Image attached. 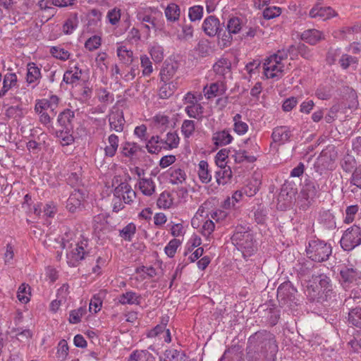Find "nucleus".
Listing matches in <instances>:
<instances>
[{
  "label": "nucleus",
  "mask_w": 361,
  "mask_h": 361,
  "mask_svg": "<svg viewBox=\"0 0 361 361\" xmlns=\"http://www.w3.org/2000/svg\"><path fill=\"white\" fill-rule=\"evenodd\" d=\"M351 183L361 189V165L355 168L353 173Z\"/></svg>",
  "instance_id": "64"
},
{
  "label": "nucleus",
  "mask_w": 361,
  "mask_h": 361,
  "mask_svg": "<svg viewBox=\"0 0 361 361\" xmlns=\"http://www.w3.org/2000/svg\"><path fill=\"white\" fill-rule=\"evenodd\" d=\"M195 123L192 120H185L181 126V132L185 137H190L194 133Z\"/></svg>",
  "instance_id": "47"
},
{
  "label": "nucleus",
  "mask_w": 361,
  "mask_h": 361,
  "mask_svg": "<svg viewBox=\"0 0 361 361\" xmlns=\"http://www.w3.org/2000/svg\"><path fill=\"white\" fill-rule=\"evenodd\" d=\"M204 92L207 99H211L218 94H223V90H220L219 84L215 82L212 83L209 87H204Z\"/></svg>",
  "instance_id": "46"
},
{
  "label": "nucleus",
  "mask_w": 361,
  "mask_h": 361,
  "mask_svg": "<svg viewBox=\"0 0 361 361\" xmlns=\"http://www.w3.org/2000/svg\"><path fill=\"white\" fill-rule=\"evenodd\" d=\"M198 176L202 183H209L212 180V171L207 161L202 160L198 164Z\"/></svg>",
  "instance_id": "21"
},
{
  "label": "nucleus",
  "mask_w": 361,
  "mask_h": 361,
  "mask_svg": "<svg viewBox=\"0 0 361 361\" xmlns=\"http://www.w3.org/2000/svg\"><path fill=\"white\" fill-rule=\"evenodd\" d=\"M185 111L189 117L196 118L203 113V107L200 104H195L186 106Z\"/></svg>",
  "instance_id": "49"
},
{
  "label": "nucleus",
  "mask_w": 361,
  "mask_h": 361,
  "mask_svg": "<svg viewBox=\"0 0 361 361\" xmlns=\"http://www.w3.org/2000/svg\"><path fill=\"white\" fill-rule=\"evenodd\" d=\"M75 117V114L71 109H66L61 112L58 116V123L63 128L62 131L69 133L73 130L72 121ZM63 132L61 133L62 134Z\"/></svg>",
  "instance_id": "14"
},
{
  "label": "nucleus",
  "mask_w": 361,
  "mask_h": 361,
  "mask_svg": "<svg viewBox=\"0 0 361 361\" xmlns=\"http://www.w3.org/2000/svg\"><path fill=\"white\" fill-rule=\"evenodd\" d=\"M149 53L155 63H159L164 59V49L159 44H154L150 48Z\"/></svg>",
  "instance_id": "42"
},
{
  "label": "nucleus",
  "mask_w": 361,
  "mask_h": 361,
  "mask_svg": "<svg viewBox=\"0 0 361 361\" xmlns=\"http://www.w3.org/2000/svg\"><path fill=\"white\" fill-rule=\"evenodd\" d=\"M214 177L218 185H224L232 177V171L229 166L221 164L218 166Z\"/></svg>",
  "instance_id": "16"
},
{
  "label": "nucleus",
  "mask_w": 361,
  "mask_h": 361,
  "mask_svg": "<svg viewBox=\"0 0 361 361\" xmlns=\"http://www.w3.org/2000/svg\"><path fill=\"white\" fill-rule=\"evenodd\" d=\"M180 244L181 242L178 239L174 238L171 240L164 248L166 255L169 257H173Z\"/></svg>",
  "instance_id": "48"
},
{
  "label": "nucleus",
  "mask_w": 361,
  "mask_h": 361,
  "mask_svg": "<svg viewBox=\"0 0 361 361\" xmlns=\"http://www.w3.org/2000/svg\"><path fill=\"white\" fill-rule=\"evenodd\" d=\"M149 355L146 350H135L129 356L130 359L133 361H144L145 358Z\"/></svg>",
  "instance_id": "63"
},
{
  "label": "nucleus",
  "mask_w": 361,
  "mask_h": 361,
  "mask_svg": "<svg viewBox=\"0 0 361 361\" xmlns=\"http://www.w3.org/2000/svg\"><path fill=\"white\" fill-rule=\"evenodd\" d=\"M319 285L324 291L328 293L331 290V281L330 278L324 274H320L317 276Z\"/></svg>",
  "instance_id": "57"
},
{
  "label": "nucleus",
  "mask_w": 361,
  "mask_h": 361,
  "mask_svg": "<svg viewBox=\"0 0 361 361\" xmlns=\"http://www.w3.org/2000/svg\"><path fill=\"white\" fill-rule=\"evenodd\" d=\"M292 131L288 126H281L273 129L271 138L273 141L279 145H284L290 141Z\"/></svg>",
  "instance_id": "12"
},
{
  "label": "nucleus",
  "mask_w": 361,
  "mask_h": 361,
  "mask_svg": "<svg viewBox=\"0 0 361 361\" xmlns=\"http://www.w3.org/2000/svg\"><path fill=\"white\" fill-rule=\"evenodd\" d=\"M172 204V199L169 192H163L157 200V206L159 208L168 209Z\"/></svg>",
  "instance_id": "43"
},
{
  "label": "nucleus",
  "mask_w": 361,
  "mask_h": 361,
  "mask_svg": "<svg viewBox=\"0 0 361 361\" xmlns=\"http://www.w3.org/2000/svg\"><path fill=\"white\" fill-rule=\"evenodd\" d=\"M116 51L118 56L123 63L129 65L133 62V51L128 49L126 46L118 47Z\"/></svg>",
  "instance_id": "33"
},
{
  "label": "nucleus",
  "mask_w": 361,
  "mask_h": 361,
  "mask_svg": "<svg viewBox=\"0 0 361 361\" xmlns=\"http://www.w3.org/2000/svg\"><path fill=\"white\" fill-rule=\"evenodd\" d=\"M179 140L176 133L169 132L166 135V140H164V144H166L170 149H173L178 146Z\"/></svg>",
  "instance_id": "54"
},
{
  "label": "nucleus",
  "mask_w": 361,
  "mask_h": 361,
  "mask_svg": "<svg viewBox=\"0 0 361 361\" xmlns=\"http://www.w3.org/2000/svg\"><path fill=\"white\" fill-rule=\"evenodd\" d=\"M68 355V345L66 340L59 341L57 347L56 357L59 360L64 361Z\"/></svg>",
  "instance_id": "41"
},
{
  "label": "nucleus",
  "mask_w": 361,
  "mask_h": 361,
  "mask_svg": "<svg viewBox=\"0 0 361 361\" xmlns=\"http://www.w3.org/2000/svg\"><path fill=\"white\" fill-rule=\"evenodd\" d=\"M277 299L281 307L293 309L298 305V290L289 281L282 283L277 289Z\"/></svg>",
  "instance_id": "3"
},
{
  "label": "nucleus",
  "mask_w": 361,
  "mask_h": 361,
  "mask_svg": "<svg viewBox=\"0 0 361 361\" xmlns=\"http://www.w3.org/2000/svg\"><path fill=\"white\" fill-rule=\"evenodd\" d=\"M154 121L160 133L165 132L169 124V117L164 115H157L154 116Z\"/></svg>",
  "instance_id": "44"
},
{
  "label": "nucleus",
  "mask_w": 361,
  "mask_h": 361,
  "mask_svg": "<svg viewBox=\"0 0 361 361\" xmlns=\"http://www.w3.org/2000/svg\"><path fill=\"white\" fill-rule=\"evenodd\" d=\"M301 39L311 45H314L320 40L324 39V37L323 33L319 30L310 29L302 33Z\"/></svg>",
  "instance_id": "18"
},
{
  "label": "nucleus",
  "mask_w": 361,
  "mask_h": 361,
  "mask_svg": "<svg viewBox=\"0 0 361 361\" xmlns=\"http://www.w3.org/2000/svg\"><path fill=\"white\" fill-rule=\"evenodd\" d=\"M354 32L353 27H345L336 30H334L332 33L335 38L340 39H345L348 38V35H352Z\"/></svg>",
  "instance_id": "51"
},
{
  "label": "nucleus",
  "mask_w": 361,
  "mask_h": 361,
  "mask_svg": "<svg viewBox=\"0 0 361 361\" xmlns=\"http://www.w3.org/2000/svg\"><path fill=\"white\" fill-rule=\"evenodd\" d=\"M233 245L247 252L254 250L253 235L250 227L247 225H238L231 237Z\"/></svg>",
  "instance_id": "4"
},
{
  "label": "nucleus",
  "mask_w": 361,
  "mask_h": 361,
  "mask_svg": "<svg viewBox=\"0 0 361 361\" xmlns=\"http://www.w3.org/2000/svg\"><path fill=\"white\" fill-rule=\"evenodd\" d=\"M320 188L319 184L314 179L307 178L304 180L302 188L301 189V195L308 203L319 196Z\"/></svg>",
  "instance_id": "7"
},
{
  "label": "nucleus",
  "mask_w": 361,
  "mask_h": 361,
  "mask_svg": "<svg viewBox=\"0 0 361 361\" xmlns=\"http://www.w3.org/2000/svg\"><path fill=\"white\" fill-rule=\"evenodd\" d=\"M358 59L357 57L348 54H343L339 59V63L343 69H347L350 66L357 64Z\"/></svg>",
  "instance_id": "50"
},
{
  "label": "nucleus",
  "mask_w": 361,
  "mask_h": 361,
  "mask_svg": "<svg viewBox=\"0 0 361 361\" xmlns=\"http://www.w3.org/2000/svg\"><path fill=\"white\" fill-rule=\"evenodd\" d=\"M5 114L8 118H20L23 116V110L20 106H11L6 110Z\"/></svg>",
  "instance_id": "62"
},
{
  "label": "nucleus",
  "mask_w": 361,
  "mask_h": 361,
  "mask_svg": "<svg viewBox=\"0 0 361 361\" xmlns=\"http://www.w3.org/2000/svg\"><path fill=\"white\" fill-rule=\"evenodd\" d=\"M339 282L345 289L357 285L361 279V271L353 265H343L339 269Z\"/></svg>",
  "instance_id": "5"
},
{
  "label": "nucleus",
  "mask_w": 361,
  "mask_h": 361,
  "mask_svg": "<svg viewBox=\"0 0 361 361\" xmlns=\"http://www.w3.org/2000/svg\"><path fill=\"white\" fill-rule=\"evenodd\" d=\"M30 287L25 284H21L17 292V298L22 303H27L30 301Z\"/></svg>",
  "instance_id": "37"
},
{
  "label": "nucleus",
  "mask_w": 361,
  "mask_h": 361,
  "mask_svg": "<svg viewBox=\"0 0 361 361\" xmlns=\"http://www.w3.org/2000/svg\"><path fill=\"white\" fill-rule=\"evenodd\" d=\"M267 322L271 326H275L280 318V311L276 308H270L264 310Z\"/></svg>",
  "instance_id": "36"
},
{
  "label": "nucleus",
  "mask_w": 361,
  "mask_h": 361,
  "mask_svg": "<svg viewBox=\"0 0 361 361\" xmlns=\"http://www.w3.org/2000/svg\"><path fill=\"white\" fill-rule=\"evenodd\" d=\"M85 192L83 189L77 188L71 192L67 200L66 208L69 212L74 213L80 208L85 198Z\"/></svg>",
  "instance_id": "11"
},
{
  "label": "nucleus",
  "mask_w": 361,
  "mask_h": 361,
  "mask_svg": "<svg viewBox=\"0 0 361 361\" xmlns=\"http://www.w3.org/2000/svg\"><path fill=\"white\" fill-rule=\"evenodd\" d=\"M141 66L143 68L142 74L145 76L149 75L152 71V64L148 56L146 55L141 56Z\"/></svg>",
  "instance_id": "56"
},
{
  "label": "nucleus",
  "mask_w": 361,
  "mask_h": 361,
  "mask_svg": "<svg viewBox=\"0 0 361 361\" xmlns=\"http://www.w3.org/2000/svg\"><path fill=\"white\" fill-rule=\"evenodd\" d=\"M140 151H142V148L136 142H126L121 147V154L128 158H133Z\"/></svg>",
  "instance_id": "20"
},
{
  "label": "nucleus",
  "mask_w": 361,
  "mask_h": 361,
  "mask_svg": "<svg viewBox=\"0 0 361 361\" xmlns=\"http://www.w3.org/2000/svg\"><path fill=\"white\" fill-rule=\"evenodd\" d=\"M101 37L94 35L90 37L85 43V47L89 51H94L101 45Z\"/></svg>",
  "instance_id": "52"
},
{
  "label": "nucleus",
  "mask_w": 361,
  "mask_h": 361,
  "mask_svg": "<svg viewBox=\"0 0 361 361\" xmlns=\"http://www.w3.org/2000/svg\"><path fill=\"white\" fill-rule=\"evenodd\" d=\"M169 182L173 185L183 183L186 179V174L180 168L171 167L168 171Z\"/></svg>",
  "instance_id": "22"
},
{
  "label": "nucleus",
  "mask_w": 361,
  "mask_h": 361,
  "mask_svg": "<svg viewBox=\"0 0 361 361\" xmlns=\"http://www.w3.org/2000/svg\"><path fill=\"white\" fill-rule=\"evenodd\" d=\"M241 29L242 26L238 18H231L228 20L226 25V30L228 32L232 34H237Z\"/></svg>",
  "instance_id": "45"
},
{
  "label": "nucleus",
  "mask_w": 361,
  "mask_h": 361,
  "mask_svg": "<svg viewBox=\"0 0 361 361\" xmlns=\"http://www.w3.org/2000/svg\"><path fill=\"white\" fill-rule=\"evenodd\" d=\"M41 78L40 69L34 63L27 64L26 81L28 84H32L39 81Z\"/></svg>",
  "instance_id": "24"
},
{
  "label": "nucleus",
  "mask_w": 361,
  "mask_h": 361,
  "mask_svg": "<svg viewBox=\"0 0 361 361\" xmlns=\"http://www.w3.org/2000/svg\"><path fill=\"white\" fill-rule=\"evenodd\" d=\"M135 225L133 223H130L119 231V235L126 240L131 241L132 237L135 233Z\"/></svg>",
  "instance_id": "38"
},
{
  "label": "nucleus",
  "mask_w": 361,
  "mask_h": 361,
  "mask_svg": "<svg viewBox=\"0 0 361 361\" xmlns=\"http://www.w3.org/2000/svg\"><path fill=\"white\" fill-rule=\"evenodd\" d=\"M114 195L118 198L122 197L126 204H130L136 197L135 192L126 182L121 183L115 189Z\"/></svg>",
  "instance_id": "9"
},
{
  "label": "nucleus",
  "mask_w": 361,
  "mask_h": 361,
  "mask_svg": "<svg viewBox=\"0 0 361 361\" xmlns=\"http://www.w3.org/2000/svg\"><path fill=\"white\" fill-rule=\"evenodd\" d=\"M164 13L168 21L176 22L180 17V8L176 4H169L165 8Z\"/></svg>",
  "instance_id": "27"
},
{
  "label": "nucleus",
  "mask_w": 361,
  "mask_h": 361,
  "mask_svg": "<svg viewBox=\"0 0 361 361\" xmlns=\"http://www.w3.org/2000/svg\"><path fill=\"white\" fill-rule=\"evenodd\" d=\"M212 139L216 145L224 146L231 143L233 137L228 131L224 130L214 133Z\"/></svg>",
  "instance_id": "26"
},
{
  "label": "nucleus",
  "mask_w": 361,
  "mask_h": 361,
  "mask_svg": "<svg viewBox=\"0 0 361 361\" xmlns=\"http://www.w3.org/2000/svg\"><path fill=\"white\" fill-rule=\"evenodd\" d=\"M94 231L100 236L102 233H106L109 230V226L106 224L103 216H97L94 219Z\"/></svg>",
  "instance_id": "32"
},
{
  "label": "nucleus",
  "mask_w": 361,
  "mask_h": 361,
  "mask_svg": "<svg viewBox=\"0 0 361 361\" xmlns=\"http://www.w3.org/2000/svg\"><path fill=\"white\" fill-rule=\"evenodd\" d=\"M281 8L276 6L268 7L263 11V16L265 19L269 20L279 16L281 14Z\"/></svg>",
  "instance_id": "60"
},
{
  "label": "nucleus",
  "mask_w": 361,
  "mask_h": 361,
  "mask_svg": "<svg viewBox=\"0 0 361 361\" xmlns=\"http://www.w3.org/2000/svg\"><path fill=\"white\" fill-rule=\"evenodd\" d=\"M109 123L111 130L122 132L126 123L123 111L119 109L112 111L109 116Z\"/></svg>",
  "instance_id": "13"
},
{
  "label": "nucleus",
  "mask_w": 361,
  "mask_h": 361,
  "mask_svg": "<svg viewBox=\"0 0 361 361\" xmlns=\"http://www.w3.org/2000/svg\"><path fill=\"white\" fill-rule=\"evenodd\" d=\"M344 250L350 251L361 244V227L354 225L348 228L340 240Z\"/></svg>",
  "instance_id": "6"
},
{
  "label": "nucleus",
  "mask_w": 361,
  "mask_h": 361,
  "mask_svg": "<svg viewBox=\"0 0 361 361\" xmlns=\"http://www.w3.org/2000/svg\"><path fill=\"white\" fill-rule=\"evenodd\" d=\"M307 256L312 261L322 262L329 259L332 253V247L324 240L312 239L306 246Z\"/></svg>",
  "instance_id": "2"
},
{
  "label": "nucleus",
  "mask_w": 361,
  "mask_h": 361,
  "mask_svg": "<svg viewBox=\"0 0 361 361\" xmlns=\"http://www.w3.org/2000/svg\"><path fill=\"white\" fill-rule=\"evenodd\" d=\"M184 353L175 349L166 350L164 353V361H178L180 358V355Z\"/></svg>",
  "instance_id": "58"
},
{
  "label": "nucleus",
  "mask_w": 361,
  "mask_h": 361,
  "mask_svg": "<svg viewBox=\"0 0 361 361\" xmlns=\"http://www.w3.org/2000/svg\"><path fill=\"white\" fill-rule=\"evenodd\" d=\"M231 61L225 58H221L213 66L214 71L220 75H225L231 71Z\"/></svg>",
  "instance_id": "25"
},
{
  "label": "nucleus",
  "mask_w": 361,
  "mask_h": 361,
  "mask_svg": "<svg viewBox=\"0 0 361 361\" xmlns=\"http://www.w3.org/2000/svg\"><path fill=\"white\" fill-rule=\"evenodd\" d=\"M341 167L346 172L352 171L356 167V160L353 156L345 154L341 161Z\"/></svg>",
  "instance_id": "40"
},
{
  "label": "nucleus",
  "mask_w": 361,
  "mask_h": 361,
  "mask_svg": "<svg viewBox=\"0 0 361 361\" xmlns=\"http://www.w3.org/2000/svg\"><path fill=\"white\" fill-rule=\"evenodd\" d=\"M137 18L141 23H148L144 25V27L148 31H149L151 28L156 29L155 18L152 17L150 15L140 12L137 15Z\"/></svg>",
  "instance_id": "35"
},
{
  "label": "nucleus",
  "mask_w": 361,
  "mask_h": 361,
  "mask_svg": "<svg viewBox=\"0 0 361 361\" xmlns=\"http://www.w3.org/2000/svg\"><path fill=\"white\" fill-rule=\"evenodd\" d=\"M309 15L311 18L319 17L326 20L334 16L336 13L331 7L316 6L310 10Z\"/></svg>",
  "instance_id": "19"
},
{
  "label": "nucleus",
  "mask_w": 361,
  "mask_h": 361,
  "mask_svg": "<svg viewBox=\"0 0 361 361\" xmlns=\"http://www.w3.org/2000/svg\"><path fill=\"white\" fill-rule=\"evenodd\" d=\"M71 255L75 261H80L85 258V252L82 246V243L76 245V247L71 251Z\"/></svg>",
  "instance_id": "61"
},
{
  "label": "nucleus",
  "mask_w": 361,
  "mask_h": 361,
  "mask_svg": "<svg viewBox=\"0 0 361 361\" xmlns=\"http://www.w3.org/2000/svg\"><path fill=\"white\" fill-rule=\"evenodd\" d=\"M278 345L274 334L260 330L252 334L247 341V361H275Z\"/></svg>",
  "instance_id": "1"
},
{
  "label": "nucleus",
  "mask_w": 361,
  "mask_h": 361,
  "mask_svg": "<svg viewBox=\"0 0 361 361\" xmlns=\"http://www.w3.org/2000/svg\"><path fill=\"white\" fill-rule=\"evenodd\" d=\"M78 13L72 14L63 25V31L66 35H70L76 29L78 25Z\"/></svg>",
  "instance_id": "31"
},
{
  "label": "nucleus",
  "mask_w": 361,
  "mask_h": 361,
  "mask_svg": "<svg viewBox=\"0 0 361 361\" xmlns=\"http://www.w3.org/2000/svg\"><path fill=\"white\" fill-rule=\"evenodd\" d=\"M50 51L53 56L62 61L68 59L70 56V54L68 51L58 47H51Z\"/></svg>",
  "instance_id": "53"
},
{
  "label": "nucleus",
  "mask_w": 361,
  "mask_h": 361,
  "mask_svg": "<svg viewBox=\"0 0 361 361\" xmlns=\"http://www.w3.org/2000/svg\"><path fill=\"white\" fill-rule=\"evenodd\" d=\"M141 295L133 291H127L118 297V302L122 305H140Z\"/></svg>",
  "instance_id": "23"
},
{
  "label": "nucleus",
  "mask_w": 361,
  "mask_h": 361,
  "mask_svg": "<svg viewBox=\"0 0 361 361\" xmlns=\"http://www.w3.org/2000/svg\"><path fill=\"white\" fill-rule=\"evenodd\" d=\"M284 66L279 61L272 59L270 56L263 64L264 75L267 78H274L280 77L283 72Z\"/></svg>",
  "instance_id": "8"
},
{
  "label": "nucleus",
  "mask_w": 361,
  "mask_h": 361,
  "mask_svg": "<svg viewBox=\"0 0 361 361\" xmlns=\"http://www.w3.org/2000/svg\"><path fill=\"white\" fill-rule=\"evenodd\" d=\"M202 29L204 32L209 37L215 35H221V27L219 20L214 16H209L206 18L202 24Z\"/></svg>",
  "instance_id": "10"
},
{
  "label": "nucleus",
  "mask_w": 361,
  "mask_h": 361,
  "mask_svg": "<svg viewBox=\"0 0 361 361\" xmlns=\"http://www.w3.org/2000/svg\"><path fill=\"white\" fill-rule=\"evenodd\" d=\"M139 188L142 192L147 196L152 195L155 191V185L151 178H141Z\"/></svg>",
  "instance_id": "30"
},
{
  "label": "nucleus",
  "mask_w": 361,
  "mask_h": 361,
  "mask_svg": "<svg viewBox=\"0 0 361 361\" xmlns=\"http://www.w3.org/2000/svg\"><path fill=\"white\" fill-rule=\"evenodd\" d=\"M107 18L111 25H116L121 18V10L117 8L109 10L107 13Z\"/></svg>",
  "instance_id": "59"
},
{
  "label": "nucleus",
  "mask_w": 361,
  "mask_h": 361,
  "mask_svg": "<svg viewBox=\"0 0 361 361\" xmlns=\"http://www.w3.org/2000/svg\"><path fill=\"white\" fill-rule=\"evenodd\" d=\"M18 78L14 73H7L4 75L3 79V86L0 90V98L4 97L6 93L13 87H17Z\"/></svg>",
  "instance_id": "15"
},
{
  "label": "nucleus",
  "mask_w": 361,
  "mask_h": 361,
  "mask_svg": "<svg viewBox=\"0 0 361 361\" xmlns=\"http://www.w3.org/2000/svg\"><path fill=\"white\" fill-rule=\"evenodd\" d=\"M74 69L75 71L67 70L63 77V82L66 85H71L72 87L78 84L82 75V70L79 69L78 66H75Z\"/></svg>",
  "instance_id": "17"
},
{
  "label": "nucleus",
  "mask_w": 361,
  "mask_h": 361,
  "mask_svg": "<svg viewBox=\"0 0 361 361\" xmlns=\"http://www.w3.org/2000/svg\"><path fill=\"white\" fill-rule=\"evenodd\" d=\"M348 322L353 326L361 329V306L350 310L348 312Z\"/></svg>",
  "instance_id": "29"
},
{
  "label": "nucleus",
  "mask_w": 361,
  "mask_h": 361,
  "mask_svg": "<svg viewBox=\"0 0 361 361\" xmlns=\"http://www.w3.org/2000/svg\"><path fill=\"white\" fill-rule=\"evenodd\" d=\"M188 15L191 21L200 20L203 15V7L201 6H194L190 7Z\"/></svg>",
  "instance_id": "55"
},
{
  "label": "nucleus",
  "mask_w": 361,
  "mask_h": 361,
  "mask_svg": "<svg viewBox=\"0 0 361 361\" xmlns=\"http://www.w3.org/2000/svg\"><path fill=\"white\" fill-rule=\"evenodd\" d=\"M233 157L234 158V161L236 163H242L243 161L253 163L257 159L255 156L247 155L245 150L235 151V154L233 155Z\"/></svg>",
  "instance_id": "39"
},
{
  "label": "nucleus",
  "mask_w": 361,
  "mask_h": 361,
  "mask_svg": "<svg viewBox=\"0 0 361 361\" xmlns=\"http://www.w3.org/2000/svg\"><path fill=\"white\" fill-rule=\"evenodd\" d=\"M176 72V68L171 63L166 64L160 72L161 80L164 82H168Z\"/></svg>",
  "instance_id": "34"
},
{
  "label": "nucleus",
  "mask_w": 361,
  "mask_h": 361,
  "mask_svg": "<svg viewBox=\"0 0 361 361\" xmlns=\"http://www.w3.org/2000/svg\"><path fill=\"white\" fill-rule=\"evenodd\" d=\"M159 144L164 145V140L160 139L158 135L151 137L149 140H147L146 144L148 152L151 154L158 153L161 149V146Z\"/></svg>",
  "instance_id": "28"
}]
</instances>
